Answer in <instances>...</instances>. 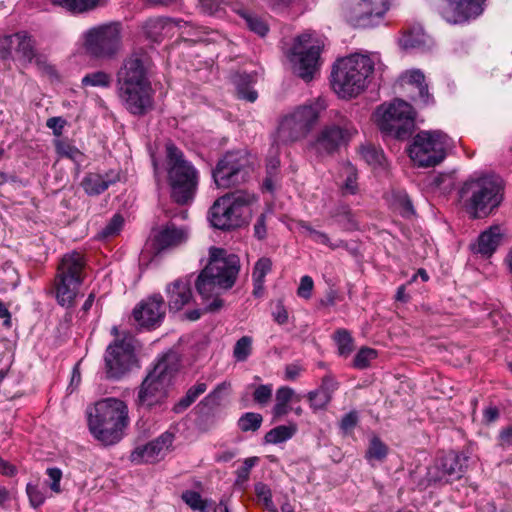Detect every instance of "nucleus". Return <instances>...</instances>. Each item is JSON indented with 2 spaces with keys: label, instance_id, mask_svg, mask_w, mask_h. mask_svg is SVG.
Listing matches in <instances>:
<instances>
[{
  "label": "nucleus",
  "instance_id": "c9c22d12",
  "mask_svg": "<svg viewBox=\"0 0 512 512\" xmlns=\"http://www.w3.org/2000/svg\"><path fill=\"white\" fill-rule=\"evenodd\" d=\"M51 2L70 12L82 13L103 4L104 0H51Z\"/></svg>",
  "mask_w": 512,
  "mask_h": 512
},
{
  "label": "nucleus",
  "instance_id": "6ab92c4d",
  "mask_svg": "<svg viewBox=\"0 0 512 512\" xmlns=\"http://www.w3.org/2000/svg\"><path fill=\"white\" fill-rule=\"evenodd\" d=\"M118 93L126 109L134 115H143L153 106L150 84L119 86Z\"/></svg>",
  "mask_w": 512,
  "mask_h": 512
},
{
  "label": "nucleus",
  "instance_id": "c756f323",
  "mask_svg": "<svg viewBox=\"0 0 512 512\" xmlns=\"http://www.w3.org/2000/svg\"><path fill=\"white\" fill-rule=\"evenodd\" d=\"M439 461L452 482L460 479L464 475L467 468L468 457L464 454L451 451L439 458Z\"/></svg>",
  "mask_w": 512,
  "mask_h": 512
},
{
  "label": "nucleus",
  "instance_id": "338daca9",
  "mask_svg": "<svg viewBox=\"0 0 512 512\" xmlns=\"http://www.w3.org/2000/svg\"><path fill=\"white\" fill-rule=\"evenodd\" d=\"M265 5H267L273 11H284L288 9L291 5L292 0H261Z\"/></svg>",
  "mask_w": 512,
  "mask_h": 512
},
{
  "label": "nucleus",
  "instance_id": "5701e85b",
  "mask_svg": "<svg viewBox=\"0 0 512 512\" xmlns=\"http://www.w3.org/2000/svg\"><path fill=\"white\" fill-rule=\"evenodd\" d=\"M146 62L147 58L140 54H133L127 58L118 73V87L150 84L147 78Z\"/></svg>",
  "mask_w": 512,
  "mask_h": 512
},
{
  "label": "nucleus",
  "instance_id": "6e6552de",
  "mask_svg": "<svg viewBox=\"0 0 512 512\" xmlns=\"http://www.w3.org/2000/svg\"><path fill=\"white\" fill-rule=\"evenodd\" d=\"M166 166L172 199L181 205L191 202L198 186V172L173 143L166 145Z\"/></svg>",
  "mask_w": 512,
  "mask_h": 512
},
{
  "label": "nucleus",
  "instance_id": "f257e3e1",
  "mask_svg": "<svg viewBox=\"0 0 512 512\" xmlns=\"http://www.w3.org/2000/svg\"><path fill=\"white\" fill-rule=\"evenodd\" d=\"M239 272V259L234 254L226 255L220 248H210V259L208 265L198 275L196 290L199 295L208 300L213 297L205 310L216 312L223 306V300L219 298L221 289L231 288Z\"/></svg>",
  "mask_w": 512,
  "mask_h": 512
},
{
  "label": "nucleus",
  "instance_id": "864d4df0",
  "mask_svg": "<svg viewBox=\"0 0 512 512\" xmlns=\"http://www.w3.org/2000/svg\"><path fill=\"white\" fill-rule=\"evenodd\" d=\"M259 462V458L248 457L244 459L243 464L236 471L237 483H244L249 479L251 469Z\"/></svg>",
  "mask_w": 512,
  "mask_h": 512
},
{
  "label": "nucleus",
  "instance_id": "e433bc0d",
  "mask_svg": "<svg viewBox=\"0 0 512 512\" xmlns=\"http://www.w3.org/2000/svg\"><path fill=\"white\" fill-rule=\"evenodd\" d=\"M181 498L192 510L199 512H210V508L214 504L212 500L203 499L200 493L194 490L184 491Z\"/></svg>",
  "mask_w": 512,
  "mask_h": 512
},
{
  "label": "nucleus",
  "instance_id": "9b49d317",
  "mask_svg": "<svg viewBox=\"0 0 512 512\" xmlns=\"http://www.w3.org/2000/svg\"><path fill=\"white\" fill-rule=\"evenodd\" d=\"M375 116L379 129L397 139H408L414 132L413 108L403 100L397 99L389 105H381Z\"/></svg>",
  "mask_w": 512,
  "mask_h": 512
},
{
  "label": "nucleus",
  "instance_id": "3c124183",
  "mask_svg": "<svg viewBox=\"0 0 512 512\" xmlns=\"http://www.w3.org/2000/svg\"><path fill=\"white\" fill-rule=\"evenodd\" d=\"M272 270V261L268 257H261L258 259V261L255 263L253 272H252V279L253 280H261L265 281V277L268 273H270Z\"/></svg>",
  "mask_w": 512,
  "mask_h": 512
},
{
  "label": "nucleus",
  "instance_id": "c85d7f7f",
  "mask_svg": "<svg viewBox=\"0 0 512 512\" xmlns=\"http://www.w3.org/2000/svg\"><path fill=\"white\" fill-rule=\"evenodd\" d=\"M119 180V174L109 171L105 174L89 173L82 180V187L88 195H99Z\"/></svg>",
  "mask_w": 512,
  "mask_h": 512
},
{
  "label": "nucleus",
  "instance_id": "cd10ccee",
  "mask_svg": "<svg viewBox=\"0 0 512 512\" xmlns=\"http://www.w3.org/2000/svg\"><path fill=\"white\" fill-rule=\"evenodd\" d=\"M502 239L501 229L498 226H492L482 232L475 243L470 245V249L474 254L482 257H490L500 245Z\"/></svg>",
  "mask_w": 512,
  "mask_h": 512
},
{
  "label": "nucleus",
  "instance_id": "a18cd8bd",
  "mask_svg": "<svg viewBox=\"0 0 512 512\" xmlns=\"http://www.w3.org/2000/svg\"><path fill=\"white\" fill-rule=\"evenodd\" d=\"M252 352V338L250 336H242L234 345L233 356L239 362L248 359Z\"/></svg>",
  "mask_w": 512,
  "mask_h": 512
},
{
  "label": "nucleus",
  "instance_id": "473e14b6",
  "mask_svg": "<svg viewBox=\"0 0 512 512\" xmlns=\"http://www.w3.org/2000/svg\"><path fill=\"white\" fill-rule=\"evenodd\" d=\"M257 81L256 73H242L234 78V83L237 88L238 97L249 102L256 101L258 93L252 88V85Z\"/></svg>",
  "mask_w": 512,
  "mask_h": 512
},
{
  "label": "nucleus",
  "instance_id": "2f4dec72",
  "mask_svg": "<svg viewBox=\"0 0 512 512\" xmlns=\"http://www.w3.org/2000/svg\"><path fill=\"white\" fill-rule=\"evenodd\" d=\"M336 388V384L332 379L325 378L320 389L311 391L307 397L310 402V407L314 411L323 410L331 401V391Z\"/></svg>",
  "mask_w": 512,
  "mask_h": 512
},
{
  "label": "nucleus",
  "instance_id": "412c9836",
  "mask_svg": "<svg viewBox=\"0 0 512 512\" xmlns=\"http://www.w3.org/2000/svg\"><path fill=\"white\" fill-rule=\"evenodd\" d=\"M135 321L142 327L155 328L165 316V305L160 294H154L143 300L133 310Z\"/></svg>",
  "mask_w": 512,
  "mask_h": 512
},
{
  "label": "nucleus",
  "instance_id": "37998d69",
  "mask_svg": "<svg viewBox=\"0 0 512 512\" xmlns=\"http://www.w3.org/2000/svg\"><path fill=\"white\" fill-rule=\"evenodd\" d=\"M234 0H199L200 9L210 16H221L225 7Z\"/></svg>",
  "mask_w": 512,
  "mask_h": 512
},
{
  "label": "nucleus",
  "instance_id": "ddd939ff",
  "mask_svg": "<svg viewBox=\"0 0 512 512\" xmlns=\"http://www.w3.org/2000/svg\"><path fill=\"white\" fill-rule=\"evenodd\" d=\"M450 145V138L442 131H421L414 137L409 155L417 166L433 167L443 161Z\"/></svg>",
  "mask_w": 512,
  "mask_h": 512
},
{
  "label": "nucleus",
  "instance_id": "4c0bfd02",
  "mask_svg": "<svg viewBox=\"0 0 512 512\" xmlns=\"http://www.w3.org/2000/svg\"><path fill=\"white\" fill-rule=\"evenodd\" d=\"M207 389L205 383H197L190 387L186 392V395L182 397L173 407L175 413H182L185 411L201 394Z\"/></svg>",
  "mask_w": 512,
  "mask_h": 512
},
{
  "label": "nucleus",
  "instance_id": "13d9d810",
  "mask_svg": "<svg viewBox=\"0 0 512 512\" xmlns=\"http://www.w3.org/2000/svg\"><path fill=\"white\" fill-rule=\"evenodd\" d=\"M313 242L325 245L331 249H337L343 245V241L338 240L336 242H332L329 236L322 231H316V233H312V239Z\"/></svg>",
  "mask_w": 512,
  "mask_h": 512
},
{
  "label": "nucleus",
  "instance_id": "bf43d9fd",
  "mask_svg": "<svg viewBox=\"0 0 512 512\" xmlns=\"http://www.w3.org/2000/svg\"><path fill=\"white\" fill-rule=\"evenodd\" d=\"M313 286V279L307 275L303 276L300 280V285L297 290L298 296L304 299H309L311 297Z\"/></svg>",
  "mask_w": 512,
  "mask_h": 512
},
{
  "label": "nucleus",
  "instance_id": "72a5a7b5",
  "mask_svg": "<svg viewBox=\"0 0 512 512\" xmlns=\"http://www.w3.org/2000/svg\"><path fill=\"white\" fill-rule=\"evenodd\" d=\"M300 395H296L295 391L287 386H282L276 391V403L273 408V414L275 417H281L289 412L288 404L290 402H299L301 400Z\"/></svg>",
  "mask_w": 512,
  "mask_h": 512
},
{
  "label": "nucleus",
  "instance_id": "f8f14e48",
  "mask_svg": "<svg viewBox=\"0 0 512 512\" xmlns=\"http://www.w3.org/2000/svg\"><path fill=\"white\" fill-rule=\"evenodd\" d=\"M501 190L500 181L496 177H482L465 182L460 196L467 202V208L473 218L487 216L489 206L499 203L498 194Z\"/></svg>",
  "mask_w": 512,
  "mask_h": 512
},
{
  "label": "nucleus",
  "instance_id": "f3484780",
  "mask_svg": "<svg viewBox=\"0 0 512 512\" xmlns=\"http://www.w3.org/2000/svg\"><path fill=\"white\" fill-rule=\"evenodd\" d=\"M389 7L388 0H348L343 15L352 26L368 28L378 24Z\"/></svg>",
  "mask_w": 512,
  "mask_h": 512
},
{
  "label": "nucleus",
  "instance_id": "e2e57ef3",
  "mask_svg": "<svg viewBox=\"0 0 512 512\" xmlns=\"http://www.w3.org/2000/svg\"><path fill=\"white\" fill-rule=\"evenodd\" d=\"M273 319L279 325H284L288 322V312L284 307L282 301H278L275 310L272 313Z\"/></svg>",
  "mask_w": 512,
  "mask_h": 512
},
{
  "label": "nucleus",
  "instance_id": "4d7b16f0",
  "mask_svg": "<svg viewBox=\"0 0 512 512\" xmlns=\"http://www.w3.org/2000/svg\"><path fill=\"white\" fill-rule=\"evenodd\" d=\"M272 396V386L271 385H260L258 386L254 393L253 399L260 405L267 404Z\"/></svg>",
  "mask_w": 512,
  "mask_h": 512
},
{
  "label": "nucleus",
  "instance_id": "423d86ee",
  "mask_svg": "<svg viewBox=\"0 0 512 512\" xmlns=\"http://www.w3.org/2000/svg\"><path fill=\"white\" fill-rule=\"evenodd\" d=\"M178 370L176 353H167L158 360L142 381L137 391L135 405L138 409L151 410L162 406L168 396V387Z\"/></svg>",
  "mask_w": 512,
  "mask_h": 512
},
{
  "label": "nucleus",
  "instance_id": "4468645a",
  "mask_svg": "<svg viewBox=\"0 0 512 512\" xmlns=\"http://www.w3.org/2000/svg\"><path fill=\"white\" fill-rule=\"evenodd\" d=\"M83 45L87 53L96 58H110L122 45V26L110 22L94 26L83 33Z\"/></svg>",
  "mask_w": 512,
  "mask_h": 512
},
{
  "label": "nucleus",
  "instance_id": "20e7f679",
  "mask_svg": "<svg viewBox=\"0 0 512 512\" xmlns=\"http://www.w3.org/2000/svg\"><path fill=\"white\" fill-rule=\"evenodd\" d=\"M377 60L376 55L358 53L338 60L331 73L333 90L342 98L359 95L367 87Z\"/></svg>",
  "mask_w": 512,
  "mask_h": 512
},
{
  "label": "nucleus",
  "instance_id": "ea45409f",
  "mask_svg": "<svg viewBox=\"0 0 512 512\" xmlns=\"http://www.w3.org/2000/svg\"><path fill=\"white\" fill-rule=\"evenodd\" d=\"M334 341L336 342L338 353L341 356H348L353 351V338L348 330L338 329L334 333Z\"/></svg>",
  "mask_w": 512,
  "mask_h": 512
},
{
  "label": "nucleus",
  "instance_id": "774afa93",
  "mask_svg": "<svg viewBox=\"0 0 512 512\" xmlns=\"http://www.w3.org/2000/svg\"><path fill=\"white\" fill-rule=\"evenodd\" d=\"M499 441L500 445L503 447L512 445V425L501 430L499 435Z\"/></svg>",
  "mask_w": 512,
  "mask_h": 512
},
{
  "label": "nucleus",
  "instance_id": "2eb2a0df",
  "mask_svg": "<svg viewBox=\"0 0 512 512\" xmlns=\"http://www.w3.org/2000/svg\"><path fill=\"white\" fill-rule=\"evenodd\" d=\"M253 171L250 157L246 151L227 152L219 159L212 176L219 188H231L248 181Z\"/></svg>",
  "mask_w": 512,
  "mask_h": 512
},
{
  "label": "nucleus",
  "instance_id": "aec40b11",
  "mask_svg": "<svg viewBox=\"0 0 512 512\" xmlns=\"http://www.w3.org/2000/svg\"><path fill=\"white\" fill-rule=\"evenodd\" d=\"M442 17L449 23L459 24L479 16L485 0H445Z\"/></svg>",
  "mask_w": 512,
  "mask_h": 512
},
{
  "label": "nucleus",
  "instance_id": "dca6fc26",
  "mask_svg": "<svg viewBox=\"0 0 512 512\" xmlns=\"http://www.w3.org/2000/svg\"><path fill=\"white\" fill-rule=\"evenodd\" d=\"M320 52V43L313 42L310 34L298 36L289 53L293 72L304 81H311L319 68Z\"/></svg>",
  "mask_w": 512,
  "mask_h": 512
},
{
  "label": "nucleus",
  "instance_id": "f704fd0d",
  "mask_svg": "<svg viewBox=\"0 0 512 512\" xmlns=\"http://www.w3.org/2000/svg\"><path fill=\"white\" fill-rule=\"evenodd\" d=\"M359 154L361 158L373 168H384L386 158L382 149L376 147L373 144H363L359 148Z\"/></svg>",
  "mask_w": 512,
  "mask_h": 512
},
{
  "label": "nucleus",
  "instance_id": "9d476101",
  "mask_svg": "<svg viewBox=\"0 0 512 512\" xmlns=\"http://www.w3.org/2000/svg\"><path fill=\"white\" fill-rule=\"evenodd\" d=\"M144 36L152 42L159 43L164 38L173 36L177 31L181 34L194 35L197 41L218 42L224 37L216 31L207 27L194 26L182 19H172L167 17H153L147 19L142 24Z\"/></svg>",
  "mask_w": 512,
  "mask_h": 512
},
{
  "label": "nucleus",
  "instance_id": "bb28decb",
  "mask_svg": "<svg viewBox=\"0 0 512 512\" xmlns=\"http://www.w3.org/2000/svg\"><path fill=\"white\" fill-rule=\"evenodd\" d=\"M399 44L404 50L425 51L433 46V40L422 26L413 25L404 30Z\"/></svg>",
  "mask_w": 512,
  "mask_h": 512
},
{
  "label": "nucleus",
  "instance_id": "a19ab883",
  "mask_svg": "<svg viewBox=\"0 0 512 512\" xmlns=\"http://www.w3.org/2000/svg\"><path fill=\"white\" fill-rule=\"evenodd\" d=\"M55 148L60 157L68 158L75 163H80L83 160V153L67 141L57 140L55 142Z\"/></svg>",
  "mask_w": 512,
  "mask_h": 512
},
{
  "label": "nucleus",
  "instance_id": "0eeeda50",
  "mask_svg": "<svg viewBox=\"0 0 512 512\" xmlns=\"http://www.w3.org/2000/svg\"><path fill=\"white\" fill-rule=\"evenodd\" d=\"M257 196L247 190H237L218 198L209 210V221L214 228L231 230L246 224L251 217V206Z\"/></svg>",
  "mask_w": 512,
  "mask_h": 512
},
{
  "label": "nucleus",
  "instance_id": "b1692460",
  "mask_svg": "<svg viewBox=\"0 0 512 512\" xmlns=\"http://www.w3.org/2000/svg\"><path fill=\"white\" fill-rule=\"evenodd\" d=\"M0 41L3 48H5L1 53L3 59L12 56L11 48H14L18 56L25 61H31L35 55L33 41L26 32L22 31L13 35H7L0 39Z\"/></svg>",
  "mask_w": 512,
  "mask_h": 512
},
{
  "label": "nucleus",
  "instance_id": "603ef678",
  "mask_svg": "<svg viewBox=\"0 0 512 512\" xmlns=\"http://www.w3.org/2000/svg\"><path fill=\"white\" fill-rule=\"evenodd\" d=\"M376 358V351L371 348H362L356 354L353 364L358 369L368 367L371 360Z\"/></svg>",
  "mask_w": 512,
  "mask_h": 512
},
{
  "label": "nucleus",
  "instance_id": "7ed1b4c3",
  "mask_svg": "<svg viewBox=\"0 0 512 512\" xmlns=\"http://www.w3.org/2000/svg\"><path fill=\"white\" fill-rule=\"evenodd\" d=\"M326 108L325 99L318 97L285 112L278 120L274 143L289 145L306 139Z\"/></svg>",
  "mask_w": 512,
  "mask_h": 512
},
{
  "label": "nucleus",
  "instance_id": "49530a36",
  "mask_svg": "<svg viewBox=\"0 0 512 512\" xmlns=\"http://www.w3.org/2000/svg\"><path fill=\"white\" fill-rule=\"evenodd\" d=\"M243 19L248 29L260 37H264L268 33V25L259 16L246 13L243 14Z\"/></svg>",
  "mask_w": 512,
  "mask_h": 512
},
{
  "label": "nucleus",
  "instance_id": "69168bd1",
  "mask_svg": "<svg viewBox=\"0 0 512 512\" xmlns=\"http://www.w3.org/2000/svg\"><path fill=\"white\" fill-rule=\"evenodd\" d=\"M66 121L62 117H51L47 120L46 126L53 130L55 136H60Z\"/></svg>",
  "mask_w": 512,
  "mask_h": 512
},
{
  "label": "nucleus",
  "instance_id": "8fccbe9b",
  "mask_svg": "<svg viewBox=\"0 0 512 512\" xmlns=\"http://www.w3.org/2000/svg\"><path fill=\"white\" fill-rule=\"evenodd\" d=\"M123 224L124 218L120 214H115L98 235L100 238L113 237L121 231Z\"/></svg>",
  "mask_w": 512,
  "mask_h": 512
},
{
  "label": "nucleus",
  "instance_id": "c03bdc74",
  "mask_svg": "<svg viewBox=\"0 0 512 512\" xmlns=\"http://www.w3.org/2000/svg\"><path fill=\"white\" fill-rule=\"evenodd\" d=\"M263 418L261 414L254 413V412H247L243 414L239 420H238V427L243 432L248 431H257L261 424H262Z\"/></svg>",
  "mask_w": 512,
  "mask_h": 512
},
{
  "label": "nucleus",
  "instance_id": "de8ad7c7",
  "mask_svg": "<svg viewBox=\"0 0 512 512\" xmlns=\"http://www.w3.org/2000/svg\"><path fill=\"white\" fill-rule=\"evenodd\" d=\"M344 173L346 178L342 186L343 194H356L358 190L356 169L352 165L347 164L344 167Z\"/></svg>",
  "mask_w": 512,
  "mask_h": 512
},
{
  "label": "nucleus",
  "instance_id": "09e8293b",
  "mask_svg": "<svg viewBox=\"0 0 512 512\" xmlns=\"http://www.w3.org/2000/svg\"><path fill=\"white\" fill-rule=\"evenodd\" d=\"M387 455V447L386 445L381 442L378 438H373L370 442L369 448L366 451V458L369 461L377 460L381 461L383 460Z\"/></svg>",
  "mask_w": 512,
  "mask_h": 512
},
{
  "label": "nucleus",
  "instance_id": "a878e982",
  "mask_svg": "<svg viewBox=\"0 0 512 512\" xmlns=\"http://www.w3.org/2000/svg\"><path fill=\"white\" fill-rule=\"evenodd\" d=\"M188 238L189 229L186 226L177 227L173 223H168L155 235V244L159 250H164L177 247Z\"/></svg>",
  "mask_w": 512,
  "mask_h": 512
},
{
  "label": "nucleus",
  "instance_id": "052dcab7",
  "mask_svg": "<svg viewBox=\"0 0 512 512\" xmlns=\"http://www.w3.org/2000/svg\"><path fill=\"white\" fill-rule=\"evenodd\" d=\"M47 475L49 477V480L51 481L49 483L50 489L55 493H60V481L62 478V471L59 468H48Z\"/></svg>",
  "mask_w": 512,
  "mask_h": 512
},
{
  "label": "nucleus",
  "instance_id": "6e6d98bb",
  "mask_svg": "<svg viewBox=\"0 0 512 512\" xmlns=\"http://www.w3.org/2000/svg\"><path fill=\"white\" fill-rule=\"evenodd\" d=\"M255 492L259 500L263 502L265 507L271 511L274 510V504L272 501V493L269 487L263 483H258L255 485Z\"/></svg>",
  "mask_w": 512,
  "mask_h": 512
},
{
  "label": "nucleus",
  "instance_id": "7c9ffc66",
  "mask_svg": "<svg viewBox=\"0 0 512 512\" xmlns=\"http://www.w3.org/2000/svg\"><path fill=\"white\" fill-rule=\"evenodd\" d=\"M451 482L439 459L428 467L425 477L417 484L419 490H426L430 487H440Z\"/></svg>",
  "mask_w": 512,
  "mask_h": 512
},
{
  "label": "nucleus",
  "instance_id": "f03ea898",
  "mask_svg": "<svg viewBox=\"0 0 512 512\" xmlns=\"http://www.w3.org/2000/svg\"><path fill=\"white\" fill-rule=\"evenodd\" d=\"M88 426L95 439L104 445H113L123 436L129 424L127 404L117 398H104L87 409Z\"/></svg>",
  "mask_w": 512,
  "mask_h": 512
},
{
  "label": "nucleus",
  "instance_id": "4be33fe9",
  "mask_svg": "<svg viewBox=\"0 0 512 512\" xmlns=\"http://www.w3.org/2000/svg\"><path fill=\"white\" fill-rule=\"evenodd\" d=\"M174 434L164 432L144 446L137 447L131 454L134 463H153L161 459L172 446Z\"/></svg>",
  "mask_w": 512,
  "mask_h": 512
},
{
  "label": "nucleus",
  "instance_id": "39448f33",
  "mask_svg": "<svg viewBox=\"0 0 512 512\" xmlns=\"http://www.w3.org/2000/svg\"><path fill=\"white\" fill-rule=\"evenodd\" d=\"M357 134L354 122L347 115L336 112L309 140L307 148L318 160H325L338 154Z\"/></svg>",
  "mask_w": 512,
  "mask_h": 512
},
{
  "label": "nucleus",
  "instance_id": "0e129e2a",
  "mask_svg": "<svg viewBox=\"0 0 512 512\" xmlns=\"http://www.w3.org/2000/svg\"><path fill=\"white\" fill-rule=\"evenodd\" d=\"M358 422V415L357 412L351 411L344 415V417L341 420L340 427L344 431H350L352 430Z\"/></svg>",
  "mask_w": 512,
  "mask_h": 512
},
{
  "label": "nucleus",
  "instance_id": "1a4fd4ad",
  "mask_svg": "<svg viewBox=\"0 0 512 512\" xmlns=\"http://www.w3.org/2000/svg\"><path fill=\"white\" fill-rule=\"evenodd\" d=\"M85 264L83 254L77 251H72L62 257L54 282L59 305L63 307L74 305L79 287L84 279Z\"/></svg>",
  "mask_w": 512,
  "mask_h": 512
},
{
  "label": "nucleus",
  "instance_id": "680f3d73",
  "mask_svg": "<svg viewBox=\"0 0 512 512\" xmlns=\"http://www.w3.org/2000/svg\"><path fill=\"white\" fill-rule=\"evenodd\" d=\"M403 78L407 79V82L409 84H413L416 87L424 84V81H425V76H424L423 72L419 69L407 71L403 75Z\"/></svg>",
  "mask_w": 512,
  "mask_h": 512
},
{
  "label": "nucleus",
  "instance_id": "58836bf2",
  "mask_svg": "<svg viewBox=\"0 0 512 512\" xmlns=\"http://www.w3.org/2000/svg\"><path fill=\"white\" fill-rule=\"evenodd\" d=\"M296 430L295 425H280L267 432L264 439L270 444L282 443L292 438Z\"/></svg>",
  "mask_w": 512,
  "mask_h": 512
},
{
  "label": "nucleus",
  "instance_id": "79ce46f5",
  "mask_svg": "<svg viewBox=\"0 0 512 512\" xmlns=\"http://www.w3.org/2000/svg\"><path fill=\"white\" fill-rule=\"evenodd\" d=\"M112 78L109 74L103 71H96L86 74L81 84L83 87H109L111 85Z\"/></svg>",
  "mask_w": 512,
  "mask_h": 512
},
{
  "label": "nucleus",
  "instance_id": "393cba45",
  "mask_svg": "<svg viewBox=\"0 0 512 512\" xmlns=\"http://www.w3.org/2000/svg\"><path fill=\"white\" fill-rule=\"evenodd\" d=\"M192 276L179 278L166 287L168 306L171 311H180L192 299Z\"/></svg>",
  "mask_w": 512,
  "mask_h": 512
},
{
  "label": "nucleus",
  "instance_id": "5fc2aeb1",
  "mask_svg": "<svg viewBox=\"0 0 512 512\" xmlns=\"http://www.w3.org/2000/svg\"><path fill=\"white\" fill-rule=\"evenodd\" d=\"M26 492L31 505L34 508L41 506L45 502L46 496L44 492L38 487V485L28 483Z\"/></svg>",
  "mask_w": 512,
  "mask_h": 512
},
{
  "label": "nucleus",
  "instance_id": "a211bd4d",
  "mask_svg": "<svg viewBox=\"0 0 512 512\" xmlns=\"http://www.w3.org/2000/svg\"><path fill=\"white\" fill-rule=\"evenodd\" d=\"M104 359L108 378L118 379L126 374L135 363L131 338L125 337L110 344L107 347Z\"/></svg>",
  "mask_w": 512,
  "mask_h": 512
}]
</instances>
